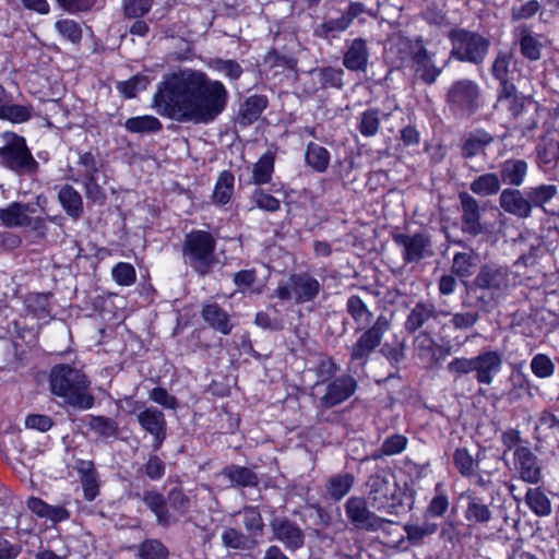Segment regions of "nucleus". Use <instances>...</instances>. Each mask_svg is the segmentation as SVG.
<instances>
[{
	"mask_svg": "<svg viewBox=\"0 0 559 559\" xmlns=\"http://www.w3.org/2000/svg\"><path fill=\"white\" fill-rule=\"evenodd\" d=\"M228 92L219 81L191 69L180 70L159 84L154 95L156 111L179 122L207 123L227 105Z\"/></svg>",
	"mask_w": 559,
	"mask_h": 559,
	"instance_id": "nucleus-1",
	"label": "nucleus"
},
{
	"mask_svg": "<svg viewBox=\"0 0 559 559\" xmlns=\"http://www.w3.org/2000/svg\"><path fill=\"white\" fill-rule=\"evenodd\" d=\"M51 392L64 402L79 409H90L94 397L87 390L90 381L80 370L70 365L55 366L49 376Z\"/></svg>",
	"mask_w": 559,
	"mask_h": 559,
	"instance_id": "nucleus-2",
	"label": "nucleus"
},
{
	"mask_svg": "<svg viewBox=\"0 0 559 559\" xmlns=\"http://www.w3.org/2000/svg\"><path fill=\"white\" fill-rule=\"evenodd\" d=\"M367 499L376 511L397 515L402 508L400 487L395 475L389 468H381L369 476Z\"/></svg>",
	"mask_w": 559,
	"mask_h": 559,
	"instance_id": "nucleus-3",
	"label": "nucleus"
},
{
	"mask_svg": "<svg viewBox=\"0 0 559 559\" xmlns=\"http://www.w3.org/2000/svg\"><path fill=\"white\" fill-rule=\"evenodd\" d=\"M216 240L204 230L189 233L183 241L185 262L199 275H206L216 263Z\"/></svg>",
	"mask_w": 559,
	"mask_h": 559,
	"instance_id": "nucleus-4",
	"label": "nucleus"
},
{
	"mask_svg": "<svg viewBox=\"0 0 559 559\" xmlns=\"http://www.w3.org/2000/svg\"><path fill=\"white\" fill-rule=\"evenodd\" d=\"M2 138L4 145L0 147V165L19 175L35 174L38 163L28 150L25 139L13 132L3 133Z\"/></svg>",
	"mask_w": 559,
	"mask_h": 559,
	"instance_id": "nucleus-5",
	"label": "nucleus"
},
{
	"mask_svg": "<svg viewBox=\"0 0 559 559\" xmlns=\"http://www.w3.org/2000/svg\"><path fill=\"white\" fill-rule=\"evenodd\" d=\"M452 43L451 57L460 61L480 64L487 56L489 40L476 32L454 28L449 33Z\"/></svg>",
	"mask_w": 559,
	"mask_h": 559,
	"instance_id": "nucleus-6",
	"label": "nucleus"
},
{
	"mask_svg": "<svg viewBox=\"0 0 559 559\" xmlns=\"http://www.w3.org/2000/svg\"><path fill=\"white\" fill-rule=\"evenodd\" d=\"M473 285L477 289L487 292L490 299H499L507 294L510 287L509 267L496 263H486L480 266Z\"/></svg>",
	"mask_w": 559,
	"mask_h": 559,
	"instance_id": "nucleus-7",
	"label": "nucleus"
},
{
	"mask_svg": "<svg viewBox=\"0 0 559 559\" xmlns=\"http://www.w3.org/2000/svg\"><path fill=\"white\" fill-rule=\"evenodd\" d=\"M321 285L308 273L292 274L286 284L280 285L274 296L281 300L294 299L296 304L312 301L320 293Z\"/></svg>",
	"mask_w": 559,
	"mask_h": 559,
	"instance_id": "nucleus-8",
	"label": "nucleus"
},
{
	"mask_svg": "<svg viewBox=\"0 0 559 559\" xmlns=\"http://www.w3.org/2000/svg\"><path fill=\"white\" fill-rule=\"evenodd\" d=\"M390 328V319L384 314H380L373 324L365 330L356 343L350 346V359L358 361L360 365L367 364L370 354L381 344L383 335Z\"/></svg>",
	"mask_w": 559,
	"mask_h": 559,
	"instance_id": "nucleus-9",
	"label": "nucleus"
},
{
	"mask_svg": "<svg viewBox=\"0 0 559 559\" xmlns=\"http://www.w3.org/2000/svg\"><path fill=\"white\" fill-rule=\"evenodd\" d=\"M368 499L350 497L345 503V512L349 522L360 531L377 532L384 523L392 520L383 519L369 509Z\"/></svg>",
	"mask_w": 559,
	"mask_h": 559,
	"instance_id": "nucleus-10",
	"label": "nucleus"
},
{
	"mask_svg": "<svg viewBox=\"0 0 559 559\" xmlns=\"http://www.w3.org/2000/svg\"><path fill=\"white\" fill-rule=\"evenodd\" d=\"M479 88L471 80L464 79L454 82L447 94V102L451 109L463 115H472L479 106Z\"/></svg>",
	"mask_w": 559,
	"mask_h": 559,
	"instance_id": "nucleus-11",
	"label": "nucleus"
},
{
	"mask_svg": "<svg viewBox=\"0 0 559 559\" xmlns=\"http://www.w3.org/2000/svg\"><path fill=\"white\" fill-rule=\"evenodd\" d=\"M357 381L348 374L340 376L328 382L322 396L319 397L317 407L321 411L333 408L354 395Z\"/></svg>",
	"mask_w": 559,
	"mask_h": 559,
	"instance_id": "nucleus-12",
	"label": "nucleus"
},
{
	"mask_svg": "<svg viewBox=\"0 0 559 559\" xmlns=\"http://www.w3.org/2000/svg\"><path fill=\"white\" fill-rule=\"evenodd\" d=\"M394 241L403 248L405 263H418L423 259L433 255L430 238L423 233L397 234L394 236Z\"/></svg>",
	"mask_w": 559,
	"mask_h": 559,
	"instance_id": "nucleus-13",
	"label": "nucleus"
},
{
	"mask_svg": "<svg viewBox=\"0 0 559 559\" xmlns=\"http://www.w3.org/2000/svg\"><path fill=\"white\" fill-rule=\"evenodd\" d=\"M274 538L289 551H296L305 545L304 531L286 516H275L270 521Z\"/></svg>",
	"mask_w": 559,
	"mask_h": 559,
	"instance_id": "nucleus-14",
	"label": "nucleus"
},
{
	"mask_svg": "<svg viewBox=\"0 0 559 559\" xmlns=\"http://www.w3.org/2000/svg\"><path fill=\"white\" fill-rule=\"evenodd\" d=\"M459 200L462 212V231L472 237H477L485 231V226L480 222L481 207L479 201L467 192H460Z\"/></svg>",
	"mask_w": 559,
	"mask_h": 559,
	"instance_id": "nucleus-15",
	"label": "nucleus"
},
{
	"mask_svg": "<svg viewBox=\"0 0 559 559\" xmlns=\"http://www.w3.org/2000/svg\"><path fill=\"white\" fill-rule=\"evenodd\" d=\"M498 202L506 213L518 218L525 219L532 215L533 211L526 191L518 188H506L500 192Z\"/></svg>",
	"mask_w": 559,
	"mask_h": 559,
	"instance_id": "nucleus-16",
	"label": "nucleus"
},
{
	"mask_svg": "<svg viewBox=\"0 0 559 559\" xmlns=\"http://www.w3.org/2000/svg\"><path fill=\"white\" fill-rule=\"evenodd\" d=\"M136 418L141 427L153 436V450H159L166 438L167 429L164 413L156 407H148L139 413Z\"/></svg>",
	"mask_w": 559,
	"mask_h": 559,
	"instance_id": "nucleus-17",
	"label": "nucleus"
},
{
	"mask_svg": "<svg viewBox=\"0 0 559 559\" xmlns=\"http://www.w3.org/2000/svg\"><path fill=\"white\" fill-rule=\"evenodd\" d=\"M369 48L366 39L358 37L345 43L343 66L353 72H365L369 63Z\"/></svg>",
	"mask_w": 559,
	"mask_h": 559,
	"instance_id": "nucleus-18",
	"label": "nucleus"
},
{
	"mask_svg": "<svg viewBox=\"0 0 559 559\" xmlns=\"http://www.w3.org/2000/svg\"><path fill=\"white\" fill-rule=\"evenodd\" d=\"M503 356L497 350H486L475 356L476 380L480 384L489 385L495 376L502 369Z\"/></svg>",
	"mask_w": 559,
	"mask_h": 559,
	"instance_id": "nucleus-19",
	"label": "nucleus"
},
{
	"mask_svg": "<svg viewBox=\"0 0 559 559\" xmlns=\"http://www.w3.org/2000/svg\"><path fill=\"white\" fill-rule=\"evenodd\" d=\"M412 69L415 76L428 85L435 83L442 72V67L438 68L433 63L432 56L421 45L412 52Z\"/></svg>",
	"mask_w": 559,
	"mask_h": 559,
	"instance_id": "nucleus-20",
	"label": "nucleus"
},
{
	"mask_svg": "<svg viewBox=\"0 0 559 559\" xmlns=\"http://www.w3.org/2000/svg\"><path fill=\"white\" fill-rule=\"evenodd\" d=\"M528 164L522 158H508L499 164L498 177L508 188L521 187L526 179Z\"/></svg>",
	"mask_w": 559,
	"mask_h": 559,
	"instance_id": "nucleus-21",
	"label": "nucleus"
},
{
	"mask_svg": "<svg viewBox=\"0 0 559 559\" xmlns=\"http://www.w3.org/2000/svg\"><path fill=\"white\" fill-rule=\"evenodd\" d=\"M515 467L523 480L532 484L540 479V467L536 455L526 447H518L514 451Z\"/></svg>",
	"mask_w": 559,
	"mask_h": 559,
	"instance_id": "nucleus-22",
	"label": "nucleus"
},
{
	"mask_svg": "<svg viewBox=\"0 0 559 559\" xmlns=\"http://www.w3.org/2000/svg\"><path fill=\"white\" fill-rule=\"evenodd\" d=\"M493 142V136L483 129H476L469 132L462 141L460 146L461 156L464 159H471L475 156H486V148Z\"/></svg>",
	"mask_w": 559,
	"mask_h": 559,
	"instance_id": "nucleus-23",
	"label": "nucleus"
},
{
	"mask_svg": "<svg viewBox=\"0 0 559 559\" xmlns=\"http://www.w3.org/2000/svg\"><path fill=\"white\" fill-rule=\"evenodd\" d=\"M143 503L155 514L158 525L167 527L176 520L169 512L164 496L156 490H145L141 495Z\"/></svg>",
	"mask_w": 559,
	"mask_h": 559,
	"instance_id": "nucleus-24",
	"label": "nucleus"
},
{
	"mask_svg": "<svg viewBox=\"0 0 559 559\" xmlns=\"http://www.w3.org/2000/svg\"><path fill=\"white\" fill-rule=\"evenodd\" d=\"M267 106V98L263 95L249 96L239 108L237 121L242 127H248L257 121Z\"/></svg>",
	"mask_w": 559,
	"mask_h": 559,
	"instance_id": "nucleus-25",
	"label": "nucleus"
},
{
	"mask_svg": "<svg viewBox=\"0 0 559 559\" xmlns=\"http://www.w3.org/2000/svg\"><path fill=\"white\" fill-rule=\"evenodd\" d=\"M201 314L203 320L214 330L225 335L230 333L233 324L229 314L217 304L204 305Z\"/></svg>",
	"mask_w": 559,
	"mask_h": 559,
	"instance_id": "nucleus-26",
	"label": "nucleus"
},
{
	"mask_svg": "<svg viewBox=\"0 0 559 559\" xmlns=\"http://www.w3.org/2000/svg\"><path fill=\"white\" fill-rule=\"evenodd\" d=\"M438 311L429 302H417L408 313L404 328L408 333H415L430 319H437Z\"/></svg>",
	"mask_w": 559,
	"mask_h": 559,
	"instance_id": "nucleus-27",
	"label": "nucleus"
},
{
	"mask_svg": "<svg viewBox=\"0 0 559 559\" xmlns=\"http://www.w3.org/2000/svg\"><path fill=\"white\" fill-rule=\"evenodd\" d=\"M27 507L39 518L48 519L53 523L64 521L70 516V513L66 508L61 506H50L37 497H31L27 500Z\"/></svg>",
	"mask_w": 559,
	"mask_h": 559,
	"instance_id": "nucleus-28",
	"label": "nucleus"
},
{
	"mask_svg": "<svg viewBox=\"0 0 559 559\" xmlns=\"http://www.w3.org/2000/svg\"><path fill=\"white\" fill-rule=\"evenodd\" d=\"M58 201L64 212L73 219H79L83 214V200L79 191L72 186L64 185L58 192Z\"/></svg>",
	"mask_w": 559,
	"mask_h": 559,
	"instance_id": "nucleus-29",
	"label": "nucleus"
},
{
	"mask_svg": "<svg viewBox=\"0 0 559 559\" xmlns=\"http://www.w3.org/2000/svg\"><path fill=\"white\" fill-rule=\"evenodd\" d=\"M222 474L230 480L233 487H257L260 481L258 475L246 466L228 465Z\"/></svg>",
	"mask_w": 559,
	"mask_h": 559,
	"instance_id": "nucleus-30",
	"label": "nucleus"
},
{
	"mask_svg": "<svg viewBox=\"0 0 559 559\" xmlns=\"http://www.w3.org/2000/svg\"><path fill=\"white\" fill-rule=\"evenodd\" d=\"M29 205L13 202L5 209H0V219L8 227L27 226L31 217L27 215Z\"/></svg>",
	"mask_w": 559,
	"mask_h": 559,
	"instance_id": "nucleus-31",
	"label": "nucleus"
},
{
	"mask_svg": "<svg viewBox=\"0 0 559 559\" xmlns=\"http://www.w3.org/2000/svg\"><path fill=\"white\" fill-rule=\"evenodd\" d=\"M471 191L479 197H491L501 192V181L497 173H486L476 177L469 185Z\"/></svg>",
	"mask_w": 559,
	"mask_h": 559,
	"instance_id": "nucleus-32",
	"label": "nucleus"
},
{
	"mask_svg": "<svg viewBox=\"0 0 559 559\" xmlns=\"http://www.w3.org/2000/svg\"><path fill=\"white\" fill-rule=\"evenodd\" d=\"M223 546L235 550H251L255 547L257 540L241 531L228 527L222 534Z\"/></svg>",
	"mask_w": 559,
	"mask_h": 559,
	"instance_id": "nucleus-33",
	"label": "nucleus"
},
{
	"mask_svg": "<svg viewBox=\"0 0 559 559\" xmlns=\"http://www.w3.org/2000/svg\"><path fill=\"white\" fill-rule=\"evenodd\" d=\"M346 311L359 328L368 325L372 319V312L357 295L348 297L346 301Z\"/></svg>",
	"mask_w": 559,
	"mask_h": 559,
	"instance_id": "nucleus-34",
	"label": "nucleus"
},
{
	"mask_svg": "<svg viewBox=\"0 0 559 559\" xmlns=\"http://www.w3.org/2000/svg\"><path fill=\"white\" fill-rule=\"evenodd\" d=\"M274 162L275 157L273 153L266 152L263 154L253 165L252 183L261 186L270 182L274 171Z\"/></svg>",
	"mask_w": 559,
	"mask_h": 559,
	"instance_id": "nucleus-35",
	"label": "nucleus"
},
{
	"mask_svg": "<svg viewBox=\"0 0 559 559\" xmlns=\"http://www.w3.org/2000/svg\"><path fill=\"white\" fill-rule=\"evenodd\" d=\"M483 457L484 453L478 452L474 460L466 449H457L453 456L456 468L466 477H471L475 474V469H479Z\"/></svg>",
	"mask_w": 559,
	"mask_h": 559,
	"instance_id": "nucleus-36",
	"label": "nucleus"
},
{
	"mask_svg": "<svg viewBox=\"0 0 559 559\" xmlns=\"http://www.w3.org/2000/svg\"><path fill=\"white\" fill-rule=\"evenodd\" d=\"M348 24L341 15L336 19H328L322 23L318 24L313 28V36L326 40H331L337 37V34L345 32L348 28Z\"/></svg>",
	"mask_w": 559,
	"mask_h": 559,
	"instance_id": "nucleus-37",
	"label": "nucleus"
},
{
	"mask_svg": "<svg viewBox=\"0 0 559 559\" xmlns=\"http://www.w3.org/2000/svg\"><path fill=\"white\" fill-rule=\"evenodd\" d=\"M525 191L532 210L534 207L544 209L545 204L558 193V189L555 185H539L531 187Z\"/></svg>",
	"mask_w": 559,
	"mask_h": 559,
	"instance_id": "nucleus-38",
	"label": "nucleus"
},
{
	"mask_svg": "<svg viewBox=\"0 0 559 559\" xmlns=\"http://www.w3.org/2000/svg\"><path fill=\"white\" fill-rule=\"evenodd\" d=\"M234 192V175L224 170L217 178L215 188L213 191V201L216 204L224 205L229 202Z\"/></svg>",
	"mask_w": 559,
	"mask_h": 559,
	"instance_id": "nucleus-39",
	"label": "nucleus"
},
{
	"mask_svg": "<svg viewBox=\"0 0 559 559\" xmlns=\"http://www.w3.org/2000/svg\"><path fill=\"white\" fill-rule=\"evenodd\" d=\"M239 514L242 515L245 530L251 537L262 535L264 522L258 507L246 506L239 511Z\"/></svg>",
	"mask_w": 559,
	"mask_h": 559,
	"instance_id": "nucleus-40",
	"label": "nucleus"
},
{
	"mask_svg": "<svg viewBox=\"0 0 559 559\" xmlns=\"http://www.w3.org/2000/svg\"><path fill=\"white\" fill-rule=\"evenodd\" d=\"M354 485V476L352 474H336L329 479L326 491L333 500L344 498Z\"/></svg>",
	"mask_w": 559,
	"mask_h": 559,
	"instance_id": "nucleus-41",
	"label": "nucleus"
},
{
	"mask_svg": "<svg viewBox=\"0 0 559 559\" xmlns=\"http://www.w3.org/2000/svg\"><path fill=\"white\" fill-rule=\"evenodd\" d=\"M107 183V175L92 177L84 180L86 199L93 203L103 205L107 199L105 186Z\"/></svg>",
	"mask_w": 559,
	"mask_h": 559,
	"instance_id": "nucleus-42",
	"label": "nucleus"
},
{
	"mask_svg": "<svg viewBox=\"0 0 559 559\" xmlns=\"http://www.w3.org/2000/svg\"><path fill=\"white\" fill-rule=\"evenodd\" d=\"M306 162L316 171L323 173L330 163V153L323 146L310 142L306 151Z\"/></svg>",
	"mask_w": 559,
	"mask_h": 559,
	"instance_id": "nucleus-43",
	"label": "nucleus"
},
{
	"mask_svg": "<svg viewBox=\"0 0 559 559\" xmlns=\"http://www.w3.org/2000/svg\"><path fill=\"white\" fill-rule=\"evenodd\" d=\"M124 127L133 133H151L159 131L162 123L153 116H140L127 119Z\"/></svg>",
	"mask_w": 559,
	"mask_h": 559,
	"instance_id": "nucleus-44",
	"label": "nucleus"
},
{
	"mask_svg": "<svg viewBox=\"0 0 559 559\" xmlns=\"http://www.w3.org/2000/svg\"><path fill=\"white\" fill-rule=\"evenodd\" d=\"M322 88H343L344 70L342 68L323 67L313 70Z\"/></svg>",
	"mask_w": 559,
	"mask_h": 559,
	"instance_id": "nucleus-45",
	"label": "nucleus"
},
{
	"mask_svg": "<svg viewBox=\"0 0 559 559\" xmlns=\"http://www.w3.org/2000/svg\"><path fill=\"white\" fill-rule=\"evenodd\" d=\"M501 90L499 92V102L506 104L514 116L520 114L523 104L521 98L516 94V87L513 83L509 82L508 79L499 80Z\"/></svg>",
	"mask_w": 559,
	"mask_h": 559,
	"instance_id": "nucleus-46",
	"label": "nucleus"
},
{
	"mask_svg": "<svg viewBox=\"0 0 559 559\" xmlns=\"http://www.w3.org/2000/svg\"><path fill=\"white\" fill-rule=\"evenodd\" d=\"M169 555L168 548L159 539H145L138 550L140 559H168Z\"/></svg>",
	"mask_w": 559,
	"mask_h": 559,
	"instance_id": "nucleus-47",
	"label": "nucleus"
},
{
	"mask_svg": "<svg viewBox=\"0 0 559 559\" xmlns=\"http://www.w3.org/2000/svg\"><path fill=\"white\" fill-rule=\"evenodd\" d=\"M525 501L530 509L538 516H545L551 512L549 499L538 488L528 489Z\"/></svg>",
	"mask_w": 559,
	"mask_h": 559,
	"instance_id": "nucleus-48",
	"label": "nucleus"
},
{
	"mask_svg": "<svg viewBox=\"0 0 559 559\" xmlns=\"http://www.w3.org/2000/svg\"><path fill=\"white\" fill-rule=\"evenodd\" d=\"M476 266V255L467 252H457L453 257L451 272L457 277H469Z\"/></svg>",
	"mask_w": 559,
	"mask_h": 559,
	"instance_id": "nucleus-49",
	"label": "nucleus"
},
{
	"mask_svg": "<svg viewBox=\"0 0 559 559\" xmlns=\"http://www.w3.org/2000/svg\"><path fill=\"white\" fill-rule=\"evenodd\" d=\"M465 518L473 523H487L491 519L489 507L479 499L471 497L465 510Z\"/></svg>",
	"mask_w": 559,
	"mask_h": 559,
	"instance_id": "nucleus-50",
	"label": "nucleus"
},
{
	"mask_svg": "<svg viewBox=\"0 0 559 559\" xmlns=\"http://www.w3.org/2000/svg\"><path fill=\"white\" fill-rule=\"evenodd\" d=\"M32 117V107L10 104L2 106L0 108V119L9 120L13 123H22L31 119Z\"/></svg>",
	"mask_w": 559,
	"mask_h": 559,
	"instance_id": "nucleus-51",
	"label": "nucleus"
},
{
	"mask_svg": "<svg viewBox=\"0 0 559 559\" xmlns=\"http://www.w3.org/2000/svg\"><path fill=\"white\" fill-rule=\"evenodd\" d=\"M537 158L540 165L550 166L559 160V142L547 139L537 147Z\"/></svg>",
	"mask_w": 559,
	"mask_h": 559,
	"instance_id": "nucleus-52",
	"label": "nucleus"
},
{
	"mask_svg": "<svg viewBox=\"0 0 559 559\" xmlns=\"http://www.w3.org/2000/svg\"><path fill=\"white\" fill-rule=\"evenodd\" d=\"M404 531L407 539L413 544L420 543L426 536H430L438 531V525L431 522H424L421 524L405 525Z\"/></svg>",
	"mask_w": 559,
	"mask_h": 559,
	"instance_id": "nucleus-53",
	"label": "nucleus"
},
{
	"mask_svg": "<svg viewBox=\"0 0 559 559\" xmlns=\"http://www.w3.org/2000/svg\"><path fill=\"white\" fill-rule=\"evenodd\" d=\"M542 43L536 36L530 33L523 34L520 38V50L523 57L536 61L542 57Z\"/></svg>",
	"mask_w": 559,
	"mask_h": 559,
	"instance_id": "nucleus-54",
	"label": "nucleus"
},
{
	"mask_svg": "<svg viewBox=\"0 0 559 559\" xmlns=\"http://www.w3.org/2000/svg\"><path fill=\"white\" fill-rule=\"evenodd\" d=\"M58 33L72 44H80L82 40V28L79 23L73 20L64 19L57 21L55 24Z\"/></svg>",
	"mask_w": 559,
	"mask_h": 559,
	"instance_id": "nucleus-55",
	"label": "nucleus"
},
{
	"mask_svg": "<svg viewBox=\"0 0 559 559\" xmlns=\"http://www.w3.org/2000/svg\"><path fill=\"white\" fill-rule=\"evenodd\" d=\"M88 427L104 438L115 437L118 432L117 423L104 416H92Z\"/></svg>",
	"mask_w": 559,
	"mask_h": 559,
	"instance_id": "nucleus-56",
	"label": "nucleus"
},
{
	"mask_svg": "<svg viewBox=\"0 0 559 559\" xmlns=\"http://www.w3.org/2000/svg\"><path fill=\"white\" fill-rule=\"evenodd\" d=\"M555 369L554 361L545 354H537L531 360V370L537 378H549Z\"/></svg>",
	"mask_w": 559,
	"mask_h": 559,
	"instance_id": "nucleus-57",
	"label": "nucleus"
},
{
	"mask_svg": "<svg viewBox=\"0 0 559 559\" xmlns=\"http://www.w3.org/2000/svg\"><path fill=\"white\" fill-rule=\"evenodd\" d=\"M380 127V111L378 109L366 110L360 118L359 131L365 136H373Z\"/></svg>",
	"mask_w": 559,
	"mask_h": 559,
	"instance_id": "nucleus-58",
	"label": "nucleus"
},
{
	"mask_svg": "<svg viewBox=\"0 0 559 559\" xmlns=\"http://www.w3.org/2000/svg\"><path fill=\"white\" fill-rule=\"evenodd\" d=\"M170 508L179 515H185L191 507L190 498L179 487L173 488L167 495Z\"/></svg>",
	"mask_w": 559,
	"mask_h": 559,
	"instance_id": "nucleus-59",
	"label": "nucleus"
},
{
	"mask_svg": "<svg viewBox=\"0 0 559 559\" xmlns=\"http://www.w3.org/2000/svg\"><path fill=\"white\" fill-rule=\"evenodd\" d=\"M79 164L83 166V179L99 177L105 171L103 170L102 163L91 152H85L80 155Z\"/></svg>",
	"mask_w": 559,
	"mask_h": 559,
	"instance_id": "nucleus-60",
	"label": "nucleus"
},
{
	"mask_svg": "<svg viewBox=\"0 0 559 559\" xmlns=\"http://www.w3.org/2000/svg\"><path fill=\"white\" fill-rule=\"evenodd\" d=\"M407 444V438L402 435H393L386 438L380 448V454H374V457H380L381 455H395L405 450Z\"/></svg>",
	"mask_w": 559,
	"mask_h": 559,
	"instance_id": "nucleus-61",
	"label": "nucleus"
},
{
	"mask_svg": "<svg viewBox=\"0 0 559 559\" xmlns=\"http://www.w3.org/2000/svg\"><path fill=\"white\" fill-rule=\"evenodd\" d=\"M112 278L122 286H130L135 282V269L130 263L119 262L112 267Z\"/></svg>",
	"mask_w": 559,
	"mask_h": 559,
	"instance_id": "nucleus-62",
	"label": "nucleus"
},
{
	"mask_svg": "<svg viewBox=\"0 0 559 559\" xmlns=\"http://www.w3.org/2000/svg\"><path fill=\"white\" fill-rule=\"evenodd\" d=\"M447 370L456 381L460 377L475 371V357H456L448 364Z\"/></svg>",
	"mask_w": 559,
	"mask_h": 559,
	"instance_id": "nucleus-63",
	"label": "nucleus"
},
{
	"mask_svg": "<svg viewBox=\"0 0 559 559\" xmlns=\"http://www.w3.org/2000/svg\"><path fill=\"white\" fill-rule=\"evenodd\" d=\"M337 369L338 367L332 358H322L314 369L316 376L318 378L314 386L318 388L321 383L331 380L336 373Z\"/></svg>",
	"mask_w": 559,
	"mask_h": 559,
	"instance_id": "nucleus-64",
	"label": "nucleus"
}]
</instances>
